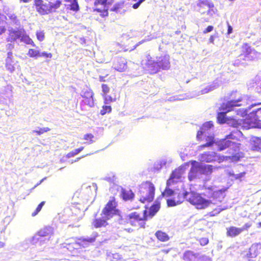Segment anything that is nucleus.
<instances>
[{"instance_id": "35", "label": "nucleus", "mask_w": 261, "mask_h": 261, "mask_svg": "<svg viewBox=\"0 0 261 261\" xmlns=\"http://www.w3.org/2000/svg\"><path fill=\"white\" fill-rule=\"evenodd\" d=\"M155 236L158 240L161 242H166L170 239L169 236L167 234V233L160 230L156 231Z\"/></svg>"}, {"instance_id": "49", "label": "nucleus", "mask_w": 261, "mask_h": 261, "mask_svg": "<svg viewBox=\"0 0 261 261\" xmlns=\"http://www.w3.org/2000/svg\"><path fill=\"white\" fill-rule=\"evenodd\" d=\"M50 129L48 127L40 128L39 130H34V133H36L38 135H40L44 133L49 131Z\"/></svg>"}, {"instance_id": "11", "label": "nucleus", "mask_w": 261, "mask_h": 261, "mask_svg": "<svg viewBox=\"0 0 261 261\" xmlns=\"http://www.w3.org/2000/svg\"><path fill=\"white\" fill-rule=\"evenodd\" d=\"M22 29H11L8 31V36L6 38L7 42L14 43L20 38Z\"/></svg>"}, {"instance_id": "25", "label": "nucleus", "mask_w": 261, "mask_h": 261, "mask_svg": "<svg viewBox=\"0 0 261 261\" xmlns=\"http://www.w3.org/2000/svg\"><path fill=\"white\" fill-rule=\"evenodd\" d=\"M202 138L203 139L202 141L205 140L206 143L199 146V148L201 149L205 147H211L215 143L214 137L212 135H207V134H203Z\"/></svg>"}, {"instance_id": "36", "label": "nucleus", "mask_w": 261, "mask_h": 261, "mask_svg": "<svg viewBox=\"0 0 261 261\" xmlns=\"http://www.w3.org/2000/svg\"><path fill=\"white\" fill-rule=\"evenodd\" d=\"M213 166L212 165H206L204 166L199 164V170L203 174H209L213 172Z\"/></svg>"}, {"instance_id": "61", "label": "nucleus", "mask_w": 261, "mask_h": 261, "mask_svg": "<svg viewBox=\"0 0 261 261\" xmlns=\"http://www.w3.org/2000/svg\"><path fill=\"white\" fill-rule=\"evenodd\" d=\"M214 41V37L213 35H211L209 38V42L211 43H213Z\"/></svg>"}, {"instance_id": "48", "label": "nucleus", "mask_w": 261, "mask_h": 261, "mask_svg": "<svg viewBox=\"0 0 261 261\" xmlns=\"http://www.w3.org/2000/svg\"><path fill=\"white\" fill-rule=\"evenodd\" d=\"M226 113L224 112H220L218 114V120L221 123H223L226 121Z\"/></svg>"}, {"instance_id": "64", "label": "nucleus", "mask_w": 261, "mask_h": 261, "mask_svg": "<svg viewBox=\"0 0 261 261\" xmlns=\"http://www.w3.org/2000/svg\"><path fill=\"white\" fill-rule=\"evenodd\" d=\"M169 250H170L169 249H163V250H162V251L163 253H164L165 254H167V253H168L169 252Z\"/></svg>"}, {"instance_id": "41", "label": "nucleus", "mask_w": 261, "mask_h": 261, "mask_svg": "<svg viewBox=\"0 0 261 261\" xmlns=\"http://www.w3.org/2000/svg\"><path fill=\"white\" fill-rule=\"evenodd\" d=\"M227 121V123L233 127L237 128L242 125L241 120H236L233 118H230L228 119Z\"/></svg>"}, {"instance_id": "30", "label": "nucleus", "mask_w": 261, "mask_h": 261, "mask_svg": "<svg viewBox=\"0 0 261 261\" xmlns=\"http://www.w3.org/2000/svg\"><path fill=\"white\" fill-rule=\"evenodd\" d=\"M7 20H8V22L10 25H18L20 24V21L18 18L17 16L13 13H9L7 14Z\"/></svg>"}, {"instance_id": "23", "label": "nucleus", "mask_w": 261, "mask_h": 261, "mask_svg": "<svg viewBox=\"0 0 261 261\" xmlns=\"http://www.w3.org/2000/svg\"><path fill=\"white\" fill-rule=\"evenodd\" d=\"M192 165L188 174V178L190 181H192L197 177V171L199 169V164L196 161L191 162Z\"/></svg>"}, {"instance_id": "12", "label": "nucleus", "mask_w": 261, "mask_h": 261, "mask_svg": "<svg viewBox=\"0 0 261 261\" xmlns=\"http://www.w3.org/2000/svg\"><path fill=\"white\" fill-rule=\"evenodd\" d=\"M161 207V203L159 201H155L154 203L150 206L148 210L143 211V214L146 216V219L152 218L159 211Z\"/></svg>"}, {"instance_id": "42", "label": "nucleus", "mask_w": 261, "mask_h": 261, "mask_svg": "<svg viewBox=\"0 0 261 261\" xmlns=\"http://www.w3.org/2000/svg\"><path fill=\"white\" fill-rule=\"evenodd\" d=\"M94 136L91 133H87L84 135L83 139L86 141V143L91 144L94 142Z\"/></svg>"}, {"instance_id": "47", "label": "nucleus", "mask_w": 261, "mask_h": 261, "mask_svg": "<svg viewBox=\"0 0 261 261\" xmlns=\"http://www.w3.org/2000/svg\"><path fill=\"white\" fill-rule=\"evenodd\" d=\"M169 187H167L165 188L164 192L162 193V195L164 196L169 197L173 195L174 194V191L169 188Z\"/></svg>"}, {"instance_id": "37", "label": "nucleus", "mask_w": 261, "mask_h": 261, "mask_svg": "<svg viewBox=\"0 0 261 261\" xmlns=\"http://www.w3.org/2000/svg\"><path fill=\"white\" fill-rule=\"evenodd\" d=\"M246 174L245 171L240 172L238 174H236L233 172L229 173V176L231 177L232 180L242 181L243 178L245 177Z\"/></svg>"}, {"instance_id": "8", "label": "nucleus", "mask_w": 261, "mask_h": 261, "mask_svg": "<svg viewBox=\"0 0 261 261\" xmlns=\"http://www.w3.org/2000/svg\"><path fill=\"white\" fill-rule=\"evenodd\" d=\"M169 65L168 60L163 59L158 61L148 60L146 63V67L150 74L157 73L161 69H166Z\"/></svg>"}, {"instance_id": "13", "label": "nucleus", "mask_w": 261, "mask_h": 261, "mask_svg": "<svg viewBox=\"0 0 261 261\" xmlns=\"http://www.w3.org/2000/svg\"><path fill=\"white\" fill-rule=\"evenodd\" d=\"M102 88V96L103 98V102L105 104H108L110 102L115 101L116 97L115 96H112L108 95V93L110 91V87L108 85L103 84L101 85Z\"/></svg>"}, {"instance_id": "10", "label": "nucleus", "mask_w": 261, "mask_h": 261, "mask_svg": "<svg viewBox=\"0 0 261 261\" xmlns=\"http://www.w3.org/2000/svg\"><path fill=\"white\" fill-rule=\"evenodd\" d=\"M113 68L119 72H123L127 68V62L126 59L123 57H117L113 63Z\"/></svg>"}, {"instance_id": "17", "label": "nucleus", "mask_w": 261, "mask_h": 261, "mask_svg": "<svg viewBox=\"0 0 261 261\" xmlns=\"http://www.w3.org/2000/svg\"><path fill=\"white\" fill-rule=\"evenodd\" d=\"M17 62L13 56V53L11 51L8 52L7 54V57L6 59V67L10 72H13L15 70V65Z\"/></svg>"}, {"instance_id": "40", "label": "nucleus", "mask_w": 261, "mask_h": 261, "mask_svg": "<svg viewBox=\"0 0 261 261\" xmlns=\"http://www.w3.org/2000/svg\"><path fill=\"white\" fill-rule=\"evenodd\" d=\"M72 245L74 246H78L80 248H86L89 246L84 238L78 239L76 241L73 242Z\"/></svg>"}, {"instance_id": "38", "label": "nucleus", "mask_w": 261, "mask_h": 261, "mask_svg": "<svg viewBox=\"0 0 261 261\" xmlns=\"http://www.w3.org/2000/svg\"><path fill=\"white\" fill-rule=\"evenodd\" d=\"M66 2H69V4L67 5L68 7L70 10L73 11H77L79 9L77 0H65Z\"/></svg>"}, {"instance_id": "63", "label": "nucleus", "mask_w": 261, "mask_h": 261, "mask_svg": "<svg viewBox=\"0 0 261 261\" xmlns=\"http://www.w3.org/2000/svg\"><path fill=\"white\" fill-rule=\"evenodd\" d=\"M84 149V147L83 146H81L80 147V148H76V149L77 150L78 152L80 153L81 151H82L83 149Z\"/></svg>"}, {"instance_id": "33", "label": "nucleus", "mask_w": 261, "mask_h": 261, "mask_svg": "<svg viewBox=\"0 0 261 261\" xmlns=\"http://www.w3.org/2000/svg\"><path fill=\"white\" fill-rule=\"evenodd\" d=\"M197 257L196 253L191 250H187L184 253L182 258L184 261H193Z\"/></svg>"}, {"instance_id": "3", "label": "nucleus", "mask_w": 261, "mask_h": 261, "mask_svg": "<svg viewBox=\"0 0 261 261\" xmlns=\"http://www.w3.org/2000/svg\"><path fill=\"white\" fill-rule=\"evenodd\" d=\"M185 199L196 208L200 210L205 209L212 204L211 200L205 199L201 194L194 192H187V195L185 196Z\"/></svg>"}, {"instance_id": "31", "label": "nucleus", "mask_w": 261, "mask_h": 261, "mask_svg": "<svg viewBox=\"0 0 261 261\" xmlns=\"http://www.w3.org/2000/svg\"><path fill=\"white\" fill-rule=\"evenodd\" d=\"M107 220L105 218H96L93 220L92 225L96 228L106 227L108 224Z\"/></svg>"}, {"instance_id": "15", "label": "nucleus", "mask_w": 261, "mask_h": 261, "mask_svg": "<svg viewBox=\"0 0 261 261\" xmlns=\"http://www.w3.org/2000/svg\"><path fill=\"white\" fill-rule=\"evenodd\" d=\"M213 126L212 121L206 122L203 124L202 126L200 127V130L197 132L196 138L199 141H202L203 140L202 136L203 134H207V131L211 128Z\"/></svg>"}, {"instance_id": "19", "label": "nucleus", "mask_w": 261, "mask_h": 261, "mask_svg": "<svg viewBox=\"0 0 261 261\" xmlns=\"http://www.w3.org/2000/svg\"><path fill=\"white\" fill-rule=\"evenodd\" d=\"M249 145L252 150L259 151L261 150V137L252 136L249 141Z\"/></svg>"}, {"instance_id": "60", "label": "nucleus", "mask_w": 261, "mask_h": 261, "mask_svg": "<svg viewBox=\"0 0 261 261\" xmlns=\"http://www.w3.org/2000/svg\"><path fill=\"white\" fill-rule=\"evenodd\" d=\"M227 35H229L231 33H232V27L230 25V24L229 23V22H227Z\"/></svg>"}, {"instance_id": "22", "label": "nucleus", "mask_w": 261, "mask_h": 261, "mask_svg": "<svg viewBox=\"0 0 261 261\" xmlns=\"http://www.w3.org/2000/svg\"><path fill=\"white\" fill-rule=\"evenodd\" d=\"M197 5L200 9L204 8V6L207 7L209 8V10L207 11V14H212V12L215 13L213 9L214 7V5L211 1L208 0H198Z\"/></svg>"}, {"instance_id": "54", "label": "nucleus", "mask_w": 261, "mask_h": 261, "mask_svg": "<svg viewBox=\"0 0 261 261\" xmlns=\"http://www.w3.org/2000/svg\"><path fill=\"white\" fill-rule=\"evenodd\" d=\"M78 153H79V152H78L77 150L75 149L74 150H72L68 152L66 155V157L68 158H70L77 154Z\"/></svg>"}, {"instance_id": "5", "label": "nucleus", "mask_w": 261, "mask_h": 261, "mask_svg": "<svg viewBox=\"0 0 261 261\" xmlns=\"http://www.w3.org/2000/svg\"><path fill=\"white\" fill-rule=\"evenodd\" d=\"M146 216L135 212L127 215L126 217V222L133 226H138L139 228H145L146 227Z\"/></svg>"}, {"instance_id": "16", "label": "nucleus", "mask_w": 261, "mask_h": 261, "mask_svg": "<svg viewBox=\"0 0 261 261\" xmlns=\"http://www.w3.org/2000/svg\"><path fill=\"white\" fill-rule=\"evenodd\" d=\"M234 95H238L237 93H234ZM243 99L242 97L238 94V96L235 99H231L228 101L225 105V107L223 108V109L225 110L227 112L232 110V108L234 107H239L241 106L238 103L241 101Z\"/></svg>"}, {"instance_id": "4", "label": "nucleus", "mask_w": 261, "mask_h": 261, "mask_svg": "<svg viewBox=\"0 0 261 261\" xmlns=\"http://www.w3.org/2000/svg\"><path fill=\"white\" fill-rule=\"evenodd\" d=\"M241 53L236 60L237 64L243 61H252L257 59L258 52L252 48L249 43H244L240 48Z\"/></svg>"}, {"instance_id": "39", "label": "nucleus", "mask_w": 261, "mask_h": 261, "mask_svg": "<svg viewBox=\"0 0 261 261\" xmlns=\"http://www.w3.org/2000/svg\"><path fill=\"white\" fill-rule=\"evenodd\" d=\"M93 11L94 12L98 13L100 16L102 17H107L108 16L109 14L108 8L107 7V6H103V8L102 9H100L99 8H98L97 7H96L93 9Z\"/></svg>"}, {"instance_id": "14", "label": "nucleus", "mask_w": 261, "mask_h": 261, "mask_svg": "<svg viewBox=\"0 0 261 261\" xmlns=\"http://www.w3.org/2000/svg\"><path fill=\"white\" fill-rule=\"evenodd\" d=\"M82 96L84 104L90 107L94 106L93 93L91 90L87 89L83 91Z\"/></svg>"}, {"instance_id": "44", "label": "nucleus", "mask_w": 261, "mask_h": 261, "mask_svg": "<svg viewBox=\"0 0 261 261\" xmlns=\"http://www.w3.org/2000/svg\"><path fill=\"white\" fill-rule=\"evenodd\" d=\"M98 236V233L97 232H95L94 233L93 236L92 237L88 238H84L85 241H86L88 245L89 246L90 244H92L96 241V238Z\"/></svg>"}, {"instance_id": "32", "label": "nucleus", "mask_w": 261, "mask_h": 261, "mask_svg": "<svg viewBox=\"0 0 261 261\" xmlns=\"http://www.w3.org/2000/svg\"><path fill=\"white\" fill-rule=\"evenodd\" d=\"M37 234L41 237H50L53 234V229L50 227H45L40 229Z\"/></svg>"}, {"instance_id": "57", "label": "nucleus", "mask_w": 261, "mask_h": 261, "mask_svg": "<svg viewBox=\"0 0 261 261\" xmlns=\"http://www.w3.org/2000/svg\"><path fill=\"white\" fill-rule=\"evenodd\" d=\"M53 55L50 53H47V52H43L42 53H40L39 57H44L47 58H51L52 57Z\"/></svg>"}, {"instance_id": "29", "label": "nucleus", "mask_w": 261, "mask_h": 261, "mask_svg": "<svg viewBox=\"0 0 261 261\" xmlns=\"http://www.w3.org/2000/svg\"><path fill=\"white\" fill-rule=\"evenodd\" d=\"M22 33H21L20 38L19 39L20 41L26 44L31 45L33 46H35V44L32 39L30 37V36L25 33V31L24 29H22Z\"/></svg>"}, {"instance_id": "9", "label": "nucleus", "mask_w": 261, "mask_h": 261, "mask_svg": "<svg viewBox=\"0 0 261 261\" xmlns=\"http://www.w3.org/2000/svg\"><path fill=\"white\" fill-rule=\"evenodd\" d=\"M185 173V168L181 166L175 168L171 173L169 178L167 180L166 186L169 187L181 181L183 175Z\"/></svg>"}, {"instance_id": "7", "label": "nucleus", "mask_w": 261, "mask_h": 261, "mask_svg": "<svg viewBox=\"0 0 261 261\" xmlns=\"http://www.w3.org/2000/svg\"><path fill=\"white\" fill-rule=\"evenodd\" d=\"M241 144L234 141L226 140L225 138L220 141L218 143V150H223L227 148H229V153L234 154L238 153L240 150Z\"/></svg>"}, {"instance_id": "50", "label": "nucleus", "mask_w": 261, "mask_h": 261, "mask_svg": "<svg viewBox=\"0 0 261 261\" xmlns=\"http://www.w3.org/2000/svg\"><path fill=\"white\" fill-rule=\"evenodd\" d=\"M108 0H95L94 5L95 7H98V5H101L103 6H107Z\"/></svg>"}, {"instance_id": "58", "label": "nucleus", "mask_w": 261, "mask_h": 261, "mask_svg": "<svg viewBox=\"0 0 261 261\" xmlns=\"http://www.w3.org/2000/svg\"><path fill=\"white\" fill-rule=\"evenodd\" d=\"M214 29V27L212 25H208L206 29H204V30L203 31V33L204 34H206L209 32H212Z\"/></svg>"}, {"instance_id": "18", "label": "nucleus", "mask_w": 261, "mask_h": 261, "mask_svg": "<svg viewBox=\"0 0 261 261\" xmlns=\"http://www.w3.org/2000/svg\"><path fill=\"white\" fill-rule=\"evenodd\" d=\"M224 191L215 189L212 187L207 188L204 195L208 198L216 199L220 197Z\"/></svg>"}, {"instance_id": "21", "label": "nucleus", "mask_w": 261, "mask_h": 261, "mask_svg": "<svg viewBox=\"0 0 261 261\" xmlns=\"http://www.w3.org/2000/svg\"><path fill=\"white\" fill-rule=\"evenodd\" d=\"M120 197L124 201H132L134 198L135 194L130 189L121 188Z\"/></svg>"}, {"instance_id": "1", "label": "nucleus", "mask_w": 261, "mask_h": 261, "mask_svg": "<svg viewBox=\"0 0 261 261\" xmlns=\"http://www.w3.org/2000/svg\"><path fill=\"white\" fill-rule=\"evenodd\" d=\"M62 5L61 0L53 2L49 0H34L33 7L41 15H45L54 12Z\"/></svg>"}, {"instance_id": "59", "label": "nucleus", "mask_w": 261, "mask_h": 261, "mask_svg": "<svg viewBox=\"0 0 261 261\" xmlns=\"http://www.w3.org/2000/svg\"><path fill=\"white\" fill-rule=\"evenodd\" d=\"M251 226V224L250 223H246L244 224L243 227L240 228V229L242 230V232L244 230H248V229Z\"/></svg>"}, {"instance_id": "2", "label": "nucleus", "mask_w": 261, "mask_h": 261, "mask_svg": "<svg viewBox=\"0 0 261 261\" xmlns=\"http://www.w3.org/2000/svg\"><path fill=\"white\" fill-rule=\"evenodd\" d=\"M155 188L150 181L143 182L139 188V201L142 203H149L154 198Z\"/></svg>"}, {"instance_id": "52", "label": "nucleus", "mask_w": 261, "mask_h": 261, "mask_svg": "<svg viewBox=\"0 0 261 261\" xmlns=\"http://www.w3.org/2000/svg\"><path fill=\"white\" fill-rule=\"evenodd\" d=\"M36 36L39 41H42L44 40L45 37L44 33L43 31L37 32L36 33Z\"/></svg>"}, {"instance_id": "24", "label": "nucleus", "mask_w": 261, "mask_h": 261, "mask_svg": "<svg viewBox=\"0 0 261 261\" xmlns=\"http://www.w3.org/2000/svg\"><path fill=\"white\" fill-rule=\"evenodd\" d=\"M240 155L237 154L236 153L234 154H231V155L229 156H220L218 155L217 153H216V156L215 157V159H216L215 161H217L218 163H221L225 161H227L228 160H230L231 161H239L240 159Z\"/></svg>"}, {"instance_id": "56", "label": "nucleus", "mask_w": 261, "mask_h": 261, "mask_svg": "<svg viewBox=\"0 0 261 261\" xmlns=\"http://www.w3.org/2000/svg\"><path fill=\"white\" fill-rule=\"evenodd\" d=\"M199 243L201 245L205 246L208 243V239L206 238H202L199 240Z\"/></svg>"}, {"instance_id": "43", "label": "nucleus", "mask_w": 261, "mask_h": 261, "mask_svg": "<svg viewBox=\"0 0 261 261\" xmlns=\"http://www.w3.org/2000/svg\"><path fill=\"white\" fill-rule=\"evenodd\" d=\"M27 55L31 58L39 57L40 53L38 50L33 48L29 49Z\"/></svg>"}, {"instance_id": "28", "label": "nucleus", "mask_w": 261, "mask_h": 261, "mask_svg": "<svg viewBox=\"0 0 261 261\" xmlns=\"http://www.w3.org/2000/svg\"><path fill=\"white\" fill-rule=\"evenodd\" d=\"M260 247L258 244H253L249 249L248 256L250 258L255 257L260 253Z\"/></svg>"}, {"instance_id": "26", "label": "nucleus", "mask_w": 261, "mask_h": 261, "mask_svg": "<svg viewBox=\"0 0 261 261\" xmlns=\"http://www.w3.org/2000/svg\"><path fill=\"white\" fill-rule=\"evenodd\" d=\"M216 153L214 152H204L200 154L201 161L206 163L214 162L216 161L215 157Z\"/></svg>"}, {"instance_id": "53", "label": "nucleus", "mask_w": 261, "mask_h": 261, "mask_svg": "<svg viewBox=\"0 0 261 261\" xmlns=\"http://www.w3.org/2000/svg\"><path fill=\"white\" fill-rule=\"evenodd\" d=\"M123 7V5L120 4H117L114 6L112 10L113 11H116L117 12H119L120 10Z\"/></svg>"}, {"instance_id": "46", "label": "nucleus", "mask_w": 261, "mask_h": 261, "mask_svg": "<svg viewBox=\"0 0 261 261\" xmlns=\"http://www.w3.org/2000/svg\"><path fill=\"white\" fill-rule=\"evenodd\" d=\"M45 202V201H42L41 203H40L38 206H37L36 208L34 211V212L32 213V216L34 217L36 216L41 210L43 206L44 205Z\"/></svg>"}, {"instance_id": "45", "label": "nucleus", "mask_w": 261, "mask_h": 261, "mask_svg": "<svg viewBox=\"0 0 261 261\" xmlns=\"http://www.w3.org/2000/svg\"><path fill=\"white\" fill-rule=\"evenodd\" d=\"M112 111V108L110 106H103L100 110V113L101 115H104L107 113H110Z\"/></svg>"}, {"instance_id": "34", "label": "nucleus", "mask_w": 261, "mask_h": 261, "mask_svg": "<svg viewBox=\"0 0 261 261\" xmlns=\"http://www.w3.org/2000/svg\"><path fill=\"white\" fill-rule=\"evenodd\" d=\"M7 17L0 13V35L5 33L7 30Z\"/></svg>"}, {"instance_id": "51", "label": "nucleus", "mask_w": 261, "mask_h": 261, "mask_svg": "<svg viewBox=\"0 0 261 261\" xmlns=\"http://www.w3.org/2000/svg\"><path fill=\"white\" fill-rule=\"evenodd\" d=\"M226 140L233 141H238V139L237 137L234 135V132H232L226 136L225 138Z\"/></svg>"}, {"instance_id": "6", "label": "nucleus", "mask_w": 261, "mask_h": 261, "mask_svg": "<svg viewBox=\"0 0 261 261\" xmlns=\"http://www.w3.org/2000/svg\"><path fill=\"white\" fill-rule=\"evenodd\" d=\"M117 203L114 197H112L106 204L102 211L103 218L109 220L115 215H119L120 211L117 208Z\"/></svg>"}, {"instance_id": "55", "label": "nucleus", "mask_w": 261, "mask_h": 261, "mask_svg": "<svg viewBox=\"0 0 261 261\" xmlns=\"http://www.w3.org/2000/svg\"><path fill=\"white\" fill-rule=\"evenodd\" d=\"M73 243V242H72L66 244V247L67 249L69 250L70 251H72L74 249H76L78 248V246H73L72 245Z\"/></svg>"}, {"instance_id": "62", "label": "nucleus", "mask_w": 261, "mask_h": 261, "mask_svg": "<svg viewBox=\"0 0 261 261\" xmlns=\"http://www.w3.org/2000/svg\"><path fill=\"white\" fill-rule=\"evenodd\" d=\"M99 81L101 82H105L106 80H105V77L101 76H99Z\"/></svg>"}, {"instance_id": "27", "label": "nucleus", "mask_w": 261, "mask_h": 261, "mask_svg": "<svg viewBox=\"0 0 261 261\" xmlns=\"http://www.w3.org/2000/svg\"><path fill=\"white\" fill-rule=\"evenodd\" d=\"M242 232L240 228L235 226H230L226 228V235L227 237L234 238L239 235Z\"/></svg>"}, {"instance_id": "20", "label": "nucleus", "mask_w": 261, "mask_h": 261, "mask_svg": "<svg viewBox=\"0 0 261 261\" xmlns=\"http://www.w3.org/2000/svg\"><path fill=\"white\" fill-rule=\"evenodd\" d=\"M187 195V192H185L184 193H179L177 195V197L176 200V198L174 197L173 199H168L167 200V203L168 206H174L177 204L181 203L185 199V196Z\"/></svg>"}]
</instances>
